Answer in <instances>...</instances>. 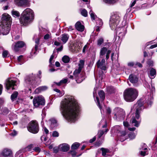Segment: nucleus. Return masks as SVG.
I'll return each mask as SVG.
<instances>
[{
  "label": "nucleus",
  "instance_id": "3",
  "mask_svg": "<svg viewBox=\"0 0 157 157\" xmlns=\"http://www.w3.org/2000/svg\"><path fill=\"white\" fill-rule=\"evenodd\" d=\"M143 105V101L140 99L137 101V103L135 105L134 107L136 109L135 116L132 117L130 122L133 125L137 127H139L140 123V114L142 109H144Z\"/></svg>",
  "mask_w": 157,
  "mask_h": 157
},
{
  "label": "nucleus",
  "instance_id": "19",
  "mask_svg": "<svg viewBox=\"0 0 157 157\" xmlns=\"http://www.w3.org/2000/svg\"><path fill=\"white\" fill-rule=\"evenodd\" d=\"M69 37V36L67 34H63L60 37H59L58 39L59 41V40L63 43H65L68 40Z\"/></svg>",
  "mask_w": 157,
  "mask_h": 157
},
{
  "label": "nucleus",
  "instance_id": "45",
  "mask_svg": "<svg viewBox=\"0 0 157 157\" xmlns=\"http://www.w3.org/2000/svg\"><path fill=\"white\" fill-rule=\"evenodd\" d=\"M104 41L103 39L101 38L99 39L97 41V44L98 45H100Z\"/></svg>",
  "mask_w": 157,
  "mask_h": 157
},
{
  "label": "nucleus",
  "instance_id": "63",
  "mask_svg": "<svg viewBox=\"0 0 157 157\" xmlns=\"http://www.w3.org/2000/svg\"><path fill=\"white\" fill-rule=\"evenodd\" d=\"M96 137H94L92 139H91L90 140V143H92L94 142L96 140Z\"/></svg>",
  "mask_w": 157,
  "mask_h": 157
},
{
  "label": "nucleus",
  "instance_id": "57",
  "mask_svg": "<svg viewBox=\"0 0 157 157\" xmlns=\"http://www.w3.org/2000/svg\"><path fill=\"white\" fill-rule=\"evenodd\" d=\"M50 35L49 34L45 35L44 36V39L45 40H47L49 38Z\"/></svg>",
  "mask_w": 157,
  "mask_h": 157
},
{
  "label": "nucleus",
  "instance_id": "10",
  "mask_svg": "<svg viewBox=\"0 0 157 157\" xmlns=\"http://www.w3.org/2000/svg\"><path fill=\"white\" fill-rule=\"evenodd\" d=\"M11 25L1 24L0 25V31L3 35L8 34L10 29Z\"/></svg>",
  "mask_w": 157,
  "mask_h": 157
},
{
  "label": "nucleus",
  "instance_id": "27",
  "mask_svg": "<svg viewBox=\"0 0 157 157\" xmlns=\"http://www.w3.org/2000/svg\"><path fill=\"white\" fill-rule=\"evenodd\" d=\"M11 13L12 15L15 17H19L20 15V13L18 11L15 10H12Z\"/></svg>",
  "mask_w": 157,
  "mask_h": 157
},
{
  "label": "nucleus",
  "instance_id": "29",
  "mask_svg": "<svg viewBox=\"0 0 157 157\" xmlns=\"http://www.w3.org/2000/svg\"><path fill=\"white\" fill-rule=\"evenodd\" d=\"M67 79L66 78L63 79L60 81L59 82H54V83L56 84L57 85L59 86L63 84H65L67 83Z\"/></svg>",
  "mask_w": 157,
  "mask_h": 157
},
{
  "label": "nucleus",
  "instance_id": "52",
  "mask_svg": "<svg viewBox=\"0 0 157 157\" xmlns=\"http://www.w3.org/2000/svg\"><path fill=\"white\" fill-rule=\"evenodd\" d=\"M33 147V145L30 144L27 147L26 149H27V150H28V151H31V149Z\"/></svg>",
  "mask_w": 157,
  "mask_h": 157
},
{
  "label": "nucleus",
  "instance_id": "38",
  "mask_svg": "<svg viewBox=\"0 0 157 157\" xmlns=\"http://www.w3.org/2000/svg\"><path fill=\"white\" fill-rule=\"evenodd\" d=\"M156 71L155 69L152 68L150 72V75L152 76H154L156 75Z\"/></svg>",
  "mask_w": 157,
  "mask_h": 157
},
{
  "label": "nucleus",
  "instance_id": "11",
  "mask_svg": "<svg viewBox=\"0 0 157 157\" xmlns=\"http://www.w3.org/2000/svg\"><path fill=\"white\" fill-rule=\"evenodd\" d=\"M12 19L10 15L7 13L3 14L2 17V22L1 24L11 25Z\"/></svg>",
  "mask_w": 157,
  "mask_h": 157
},
{
  "label": "nucleus",
  "instance_id": "20",
  "mask_svg": "<svg viewBox=\"0 0 157 157\" xmlns=\"http://www.w3.org/2000/svg\"><path fill=\"white\" fill-rule=\"evenodd\" d=\"M76 29L78 31L81 32L83 31L84 27L79 21L77 22L75 25Z\"/></svg>",
  "mask_w": 157,
  "mask_h": 157
},
{
  "label": "nucleus",
  "instance_id": "8",
  "mask_svg": "<svg viewBox=\"0 0 157 157\" xmlns=\"http://www.w3.org/2000/svg\"><path fill=\"white\" fill-rule=\"evenodd\" d=\"M124 95L128 97H132L136 98L138 95V92L135 89L132 88L126 89L124 92Z\"/></svg>",
  "mask_w": 157,
  "mask_h": 157
},
{
  "label": "nucleus",
  "instance_id": "18",
  "mask_svg": "<svg viewBox=\"0 0 157 157\" xmlns=\"http://www.w3.org/2000/svg\"><path fill=\"white\" fill-rule=\"evenodd\" d=\"M124 117V114L122 111H120L119 113L114 114V118L115 119H122Z\"/></svg>",
  "mask_w": 157,
  "mask_h": 157
},
{
  "label": "nucleus",
  "instance_id": "16",
  "mask_svg": "<svg viewBox=\"0 0 157 157\" xmlns=\"http://www.w3.org/2000/svg\"><path fill=\"white\" fill-rule=\"evenodd\" d=\"M97 65L98 67L102 70H105L106 67L105 66V61L104 59H102L101 61L100 60L97 62Z\"/></svg>",
  "mask_w": 157,
  "mask_h": 157
},
{
  "label": "nucleus",
  "instance_id": "47",
  "mask_svg": "<svg viewBox=\"0 0 157 157\" xmlns=\"http://www.w3.org/2000/svg\"><path fill=\"white\" fill-rule=\"evenodd\" d=\"M54 152L55 153H57L59 151H60V149L59 148V146L58 147H55L53 148Z\"/></svg>",
  "mask_w": 157,
  "mask_h": 157
},
{
  "label": "nucleus",
  "instance_id": "25",
  "mask_svg": "<svg viewBox=\"0 0 157 157\" xmlns=\"http://www.w3.org/2000/svg\"><path fill=\"white\" fill-rule=\"evenodd\" d=\"M50 121L51 122L50 126L52 128L56 127L57 126V121L55 119H51Z\"/></svg>",
  "mask_w": 157,
  "mask_h": 157
},
{
  "label": "nucleus",
  "instance_id": "21",
  "mask_svg": "<svg viewBox=\"0 0 157 157\" xmlns=\"http://www.w3.org/2000/svg\"><path fill=\"white\" fill-rule=\"evenodd\" d=\"M11 153V151L10 150L8 149H5L1 153V155L5 157V156H8Z\"/></svg>",
  "mask_w": 157,
  "mask_h": 157
},
{
  "label": "nucleus",
  "instance_id": "42",
  "mask_svg": "<svg viewBox=\"0 0 157 157\" xmlns=\"http://www.w3.org/2000/svg\"><path fill=\"white\" fill-rule=\"evenodd\" d=\"M129 137L131 140L134 139L136 137V135L133 132H131L128 135Z\"/></svg>",
  "mask_w": 157,
  "mask_h": 157
},
{
  "label": "nucleus",
  "instance_id": "13",
  "mask_svg": "<svg viewBox=\"0 0 157 157\" xmlns=\"http://www.w3.org/2000/svg\"><path fill=\"white\" fill-rule=\"evenodd\" d=\"M15 4L18 6L25 7L28 6L30 0H14Z\"/></svg>",
  "mask_w": 157,
  "mask_h": 157
},
{
  "label": "nucleus",
  "instance_id": "53",
  "mask_svg": "<svg viewBox=\"0 0 157 157\" xmlns=\"http://www.w3.org/2000/svg\"><path fill=\"white\" fill-rule=\"evenodd\" d=\"M41 92V90H40L39 87L38 88H36L35 90L34 91V93L35 94H38L40 93V92Z\"/></svg>",
  "mask_w": 157,
  "mask_h": 157
},
{
  "label": "nucleus",
  "instance_id": "44",
  "mask_svg": "<svg viewBox=\"0 0 157 157\" xmlns=\"http://www.w3.org/2000/svg\"><path fill=\"white\" fill-rule=\"evenodd\" d=\"M81 14L85 17L87 16V11L85 9L82 10L81 12Z\"/></svg>",
  "mask_w": 157,
  "mask_h": 157
},
{
  "label": "nucleus",
  "instance_id": "23",
  "mask_svg": "<svg viewBox=\"0 0 157 157\" xmlns=\"http://www.w3.org/2000/svg\"><path fill=\"white\" fill-rule=\"evenodd\" d=\"M129 81L132 83H135L138 81V78L135 76L131 74L129 75Z\"/></svg>",
  "mask_w": 157,
  "mask_h": 157
},
{
  "label": "nucleus",
  "instance_id": "56",
  "mask_svg": "<svg viewBox=\"0 0 157 157\" xmlns=\"http://www.w3.org/2000/svg\"><path fill=\"white\" fill-rule=\"evenodd\" d=\"M107 113L108 114H110L111 112V109L109 107L106 108Z\"/></svg>",
  "mask_w": 157,
  "mask_h": 157
},
{
  "label": "nucleus",
  "instance_id": "58",
  "mask_svg": "<svg viewBox=\"0 0 157 157\" xmlns=\"http://www.w3.org/2000/svg\"><path fill=\"white\" fill-rule=\"evenodd\" d=\"M123 124L124 126L125 127H128L129 125L128 123L126 121H124L123 122Z\"/></svg>",
  "mask_w": 157,
  "mask_h": 157
},
{
  "label": "nucleus",
  "instance_id": "62",
  "mask_svg": "<svg viewBox=\"0 0 157 157\" xmlns=\"http://www.w3.org/2000/svg\"><path fill=\"white\" fill-rule=\"evenodd\" d=\"M98 88L97 87H95L94 88V91L93 93L94 96V94L96 93L97 90H98Z\"/></svg>",
  "mask_w": 157,
  "mask_h": 157
},
{
  "label": "nucleus",
  "instance_id": "31",
  "mask_svg": "<svg viewBox=\"0 0 157 157\" xmlns=\"http://www.w3.org/2000/svg\"><path fill=\"white\" fill-rule=\"evenodd\" d=\"M54 57V55H52L49 59V63L50 64L49 65V67H53V66L54 65L53 64V63H54V61L53 60Z\"/></svg>",
  "mask_w": 157,
  "mask_h": 157
},
{
  "label": "nucleus",
  "instance_id": "48",
  "mask_svg": "<svg viewBox=\"0 0 157 157\" xmlns=\"http://www.w3.org/2000/svg\"><path fill=\"white\" fill-rule=\"evenodd\" d=\"M147 63L149 66H153V62L150 59L148 60Z\"/></svg>",
  "mask_w": 157,
  "mask_h": 157
},
{
  "label": "nucleus",
  "instance_id": "12",
  "mask_svg": "<svg viewBox=\"0 0 157 157\" xmlns=\"http://www.w3.org/2000/svg\"><path fill=\"white\" fill-rule=\"evenodd\" d=\"M25 45L24 42L21 41H18L15 43V44H13L12 45V49L15 52H18L19 49L23 47Z\"/></svg>",
  "mask_w": 157,
  "mask_h": 157
},
{
  "label": "nucleus",
  "instance_id": "30",
  "mask_svg": "<svg viewBox=\"0 0 157 157\" xmlns=\"http://www.w3.org/2000/svg\"><path fill=\"white\" fill-rule=\"evenodd\" d=\"M106 3L112 4L115 3L118 0H102Z\"/></svg>",
  "mask_w": 157,
  "mask_h": 157
},
{
  "label": "nucleus",
  "instance_id": "26",
  "mask_svg": "<svg viewBox=\"0 0 157 157\" xmlns=\"http://www.w3.org/2000/svg\"><path fill=\"white\" fill-rule=\"evenodd\" d=\"M103 100L104 99H96V100H95V101L97 102L98 105L100 109L101 108V105L103 103Z\"/></svg>",
  "mask_w": 157,
  "mask_h": 157
},
{
  "label": "nucleus",
  "instance_id": "22",
  "mask_svg": "<svg viewBox=\"0 0 157 157\" xmlns=\"http://www.w3.org/2000/svg\"><path fill=\"white\" fill-rule=\"evenodd\" d=\"M33 39L34 40L36 43L35 46V51H37L38 50V45L39 44L40 38L37 37V35H35L34 36Z\"/></svg>",
  "mask_w": 157,
  "mask_h": 157
},
{
  "label": "nucleus",
  "instance_id": "32",
  "mask_svg": "<svg viewBox=\"0 0 157 157\" xmlns=\"http://www.w3.org/2000/svg\"><path fill=\"white\" fill-rule=\"evenodd\" d=\"M79 146V144L78 143H75L73 144L71 147V149L75 150L77 149Z\"/></svg>",
  "mask_w": 157,
  "mask_h": 157
},
{
  "label": "nucleus",
  "instance_id": "17",
  "mask_svg": "<svg viewBox=\"0 0 157 157\" xmlns=\"http://www.w3.org/2000/svg\"><path fill=\"white\" fill-rule=\"evenodd\" d=\"M60 151L63 152L67 151L70 148V146L67 144L64 143L59 145Z\"/></svg>",
  "mask_w": 157,
  "mask_h": 157
},
{
  "label": "nucleus",
  "instance_id": "39",
  "mask_svg": "<svg viewBox=\"0 0 157 157\" xmlns=\"http://www.w3.org/2000/svg\"><path fill=\"white\" fill-rule=\"evenodd\" d=\"M9 52L8 51L6 50H3L2 53V56L3 58H5L9 56Z\"/></svg>",
  "mask_w": 157,
  "mask_h": 157
},
{
  "label": "nucleus",
  "instance_id": "28",
  "mask_svg": "<svg viewBox=\"0 0 157 157\" xmlns=\"http://www.w3.org/2000/svg\"><path fill=\"white\" fill-rule=\"evenodd\" d=\"M113 129H114V132L116 133H118V135L121 134V132L123 131H121V128L119 126H116L113 127Z\"/></svg>",
  "mask_w": 157,
  "mask_h": 157
},
{
  "label": "nucleus",
  "instance_id": "43",
  "mask_svg": "<svg viewBox=\"0 0 157 157\" xmlns=\"http://www.w3.org/2000/svg\"><path fill=\"white\" fill-rule=\"evenodd\" d=\"M18 95V93L17 91L14 92L11 95V98H16Z\"/></svg>",
  "mask_w": 157,
  "mask_h": 157
},
{
  "label": "nucleus",
  "instance_id": "15",
  "mask_svg": "<svg viewBox=\"0 0 157 157\" xmlns=\"http://www.w3.org/2000/svg\"><path fill=\"white\" fill-rule=\"evenodd\" d=\"M33 102L34 106L37 107L44 105L45 101L44 99H34Z\"/></svg>",
  "mask_w": 157,
  "mask_h": 157
},
{
  "label": "nucleus",
  "instance_id": "50",
  "mask_svg": "<svg viewBox=\"0 0 157 157\" xmlns=\"http://www.w3.org/2000/svg\"><path fill=\"white\" fill-rule=\"evenodd\" d=\"M52 136L53 137H58L59 136V133L56 131H54L52 134Z\"/></svg>",
  "mask_w": 157,
  "mask_h": 157
},
{
  "label": "nucleus",
  "instance_id": "4",
  "mask_svg": "<svg viewBox=\"0 0 157 157\" xmlns=\"http://www.w3.org/2000/svg\"><path fill=\"white\" fill-rule=\"evenodd\" d=\"M34 16L33 11L30 8H26L21 15L19 19L20 22L23 25L26 26L32 22Z\"/></svg>",
  "mask_w": 157,
  "mask_h": 157
},
{
  "label": "nucleus",
  "instance_id": "14",
  "mask_svg": "<svg viewBox=\"0 0 157 157\" xmlns=\"http://www.w3.org/2000/svg\"><path fill=\"white\" fill-rule=\"evenodd\" d=\"M111 53V51L110 50H108L106 47H103L101 49L100 52V56L102 57V56L106 54V59H108L109 58V55Z\"/></svg>",
  "mask_w": 157,
  "mask_h": 157
},
{
  "label": "nucleus",
  "instance_id": "1",
  "mask_svg": "<svg viewBox=\"0 0 157 157\" xmlns=\"http://www.w3.org/2000/svg\"><path fill=\"white\" fill-rule=\"evenodd\" d=\"M79 106L75 99H63L60 103L62 115L68 121L74 122L78 118Z\"/></svg>",
  "mask_w": 157,
  "mask_h": 157
},
{
  "label": "nucleus",
  "instance_id": "24",
  "mask_svg": "<svg viewBox=\"0 0 157 157\" xmlns=\"http://www.w3.org/2000/svg\"><path fill=\"white\" fill-rule=\"evenodd\" d=\"M126 135V132L124 131H123L121 132V134L119 135L120 136L119 139L121 142L123 141L126 139V138L125 136Z\"/></svg>",
  "mask_w": 157,
  "mask_h": 157
},
{
  "label": "nucleus",
  "instance_id": "7",
  "mask_svg": "<svg viewBox=\"0 0 157 157\" xmlns=\"http://www.w3.org/2000/svg\"><path fill=\"white\" fill-rule=\"evenodd\" d=\"M27 128L30 132L34 134L37 133L39 130L37 122L35 121H31L29 123Z\"/></svg>",
  "mask_w": 157,
  "mask_h": 157
},
{
  "label": "nucleus",
  "instance_id": "49",
  "mask_svg": "<svg viewBox=\"0 0 157 157\" xmlns=\"http://www.w3.org/2000/svg\"><path fill=\"white\" fill-rule=\"evenodd\" d=\"M17 134V132L16 131L14 130L10 134V135L13 136H14L16 135Z\"/></svg>",
  "mask_w": 157,
  "mask_h": 157
},
{
  "label": "nucleus",
  "instance_id": "9",
  "mask_svg": "<svg viewBox=\"0 0 157 157\" xmlns=\"http://www.w3.org/2000/svg\"><path fill=\"white\" fill-rule=\"evenodd\" d=\"M16 81L12 80L10 78L7 79L5 82L6 87L7 90L12 88V90L15 89L14 86H16Z\"/></svg>",
  "mask_w": 157,
  "mask_h": 157
},
{
  "label": "nucleus",
  "instance_id": "61",
  "mask_svg": "<svg viewBox=\"0 0 157 157\" xmlns=\"http://www.w3.org/2000/svg\"><path fill=\"white\" fill-rule=\"evenodd\" d=\"M128 65L129 66L132 67L134 65V63L133 62H130L128 63Z\"/></svg>",
  "mask_w": 157,
  "mask_h": 157
},
{
  "label": "nucleus",
  "instance_id": "37",
  "mask_svg": "<svg viewBox=\"0 0 157 157\" xmlns=\"http://www.w3.org/2000/svg\"><path fill=\"white\" fill-rule=\"evenodd\" d=\"M101 149L102 151V155L104 156L107 153H109V150L107 149L102 148Z\"/></svg>",
  "mask_w": 157,
  "mask_h": 157
},
{
  "label": "nucleus",
  "instance_id": "55",
  "mask_svg": "<svg viewBox=\"0 0 157 157\" xmlns=\"http://www.w3.org/2000/svg\"><path fill=\"white\" fill-rule=\"evenodd\" d=\"M125 100L128 102H130L133 101L134 100V99H124Z\"/></svg>",
  "mask_w": 157,
  "mask_h": 157
},
{
  "label": "nucleus",
  "instance_id": "2",
  "mask_svg": "<svg viewBox=\"0 0 157 157\" xmlns=\"http://www.w3.org/2000/svg\"><path fill=\"white\" fill-rule=\"evenodd\" d=\"M120 21V17L117 14H113L110 18L109 25L112 30H116L117 34L120 38L124 36L126 32V29L123 27H118V25Z\"/></svg>",
  "mask_w": 157,
  "mask_h": 157
},
{
  "label": "nucleus",
  "instance_id": "46",
  "mask_svg": "<svg viewBox=\"0 0 157 157\" xmlns=\"http://www.w3.org/2000/svg\"><path fill=\"white\" fill-rule=\"evenodd\" d=\"M39 88L41 92L46 90L48 88V87L46 86H40Z\"/></svg>",
  "mask_w": 157,
  "mask_h": 157
},
{
  "label": "nucleus",
  "instance_id": "59",
  "mask_svg": "<svg viewBox=\"0 0 157 157\" xmlns=\"http://www.w3.org/2000/svg\"><path fill=\"white\" fill-rule=\"evenodd\" d=\"M140 154L141 155L143 156H145L146 154V151H143L142 150L141 151Z\"/></svg>",
  "mask_w": 157,
  "mask_h": 157
},
{
  "label": "nucleus",
  "instance_id": "35",
  "mask_svg": "<svg viewBox=\"0 0 157 157\" xmlns=\"http://www.w3.org/2000/svg\"><path fill=\"white\" fill-rule=\"evenodd\" d=\"M62 61L65 63H68L70 61L69 57L67 56H64L62 58Z\"/></svg>",
  "mask_w": 157,
  "mask_h": 157
},
{
  "label": "nucleus",
  "instance_id": "54",
  "mask_svg": "<svg viewBox=\"0 0 157 157\" xmlns=\"http://www.w3.org/2000/svg\"><path fill=\"white\" fill-rule=\"evenodd\" d=\"M34 150L36 152H39L40 151V149L38 147H36L34 148Z\"/></svg>",
  "mask_w": 157,
  "mask_h": 157
},
{
  "label": "nucleus",
  "instance_id": "34",
  "mask_svg": "<svg viewBox=\"0 0 157 157\" xmlns=\"http://www.w3.org/2000/svg\"><path fill=\"white\" fill-rule=\"evenodd\" d=\"M107 91L109 93H113L114 92V88L113 86H108L107 87Z\"/></svg>",
  "mask_w": 157,
  "mask_h": 157
},
{
  "label": "nucleus",
  "instance_id": "60",
  "mask_svg": "<svg viewBox=\"0 0 157 157\" xmlns=\"http://www.w3.org/2000/svg\"><path fill=\"white\" fill-rule=\"evenodd\" d=\"M63 48V46L62 45L59 48L57 49V52H60L61 51Z\"/></svg>",
  "mask_w": 157,
  "mask_h": 157
},
{
  "label": "nucleus",
  "instance_id": "51",
  "mask_svg": "<svg viewBox=\"0 0 157 157\" xmlns=\"http://www.w3.org/2000/svg\"><path fill=\"white\" fill-rule=\"evenodd\" d=\"M104 132L103 131H99L98 132V136L99 138H100L104 134Z\"/></svg>",
  "mask_w": 157,
  "mask_h": 157
},
{
  "label": "nucleus",
  "instance_id": "64",
  "mask_svg": "<svg viewBox=\"0 0 157 157\" xmlns=\"http://www.w3.org/2000/svg\"><path fill=\"white\" fill-rule=\"evenodd\" d=\"M156 47H157V44L151 45L150 47V49H153V48H156Z\"/></svg>",
  "mask_w": 157,
  "mask_h": 157
},
{
  "label": "nucleus",
  "instance_id": "5",
  "mask_svg": "<svg viewBox=\"0 0 157 157\" xmlns=\"http://www.w3.org/2000/svg\"><path fill=\"white\" fill-rule=\"evenodd\" d=\"M85 63L84 60H81L79 61L78 64V69H75L73 74L75 77L76 81L78 83H80L82 82L85 78L83 75H79L82 69L83 68Z\"/></svg>",
  "mask_w": 157,
  "mask_h": 157
},
{
  "label": "nucleus",
  "instance_id": "40",
  "mask_svg": "<svg viewBox=\"0 0 157 157\" xmlns=\"http://www.w3.org/2000/svg\"><path fill=\"white\" fill-rule=\"evenodd\" d=\"M96 21L97 25H98L99 26H101L102 25L103 22L101 19L98 18Z\"/></svg>",
  "mask_w": 157,
  "mask_h": 157
},
{
  "label": "nucleus",
  "instance_id": "33",
  "mask_svg": "<svg viewBox=\"0 0 157 157\" xmlns=\"http://www.w3.org/2000/svg\"><path fill=\"white\" fill-rule=\"evenodd\" d=\"M69 157H78V156H76V152L75 151H71L68 153Z\"/></svg>",
  "mask_w": 157,
  "mask_h": 157
},
{
  "label": "nucleus",
  "instance_id": "41",
  "mask_svg": "<svg viewBox=\"0 0 157 157\" xmlns=\"http://www.w3.org/2000/svg\"><path fill=\"white\" fill-rule=\"evenodd\" d=\"M100 98H105V94L104 92L102 90H100L98 92Z\"/></svg>",
  "mask_w": 157,
  "mask_h": 157
},
{
  "label": "nucleus",
  "instance_id": "36",
  "mask_svg": "<svg viewBox=\"0 0 157 157\" xmlns=\"http://www.w3.org/2000/svg\"><path fill=\"white\" fill-rule=\"evenodd\" d=\"M89 13L90 15L91 19L92 20H94L97 17L95 15V13L91 10L89 12Z\"/></svg>",
  "mask_w": 157,
  "mask_h": 157
},
{
  "label": "nucleus",
  "instance_id": "6",
  "mask_svg": "<svg viewBox=\"0 0 157 157\" xmlns=\"http://www.w3.org/2000/svg\"><path fill=\"white\" fill-rule=\"evenodd\" d=\"M34 76L33 75L27 76L25 78V85L29 87V90L31 91L32 88H34L37 86L34 79Z\"/></svg>",
  "mask_w": 157,
  "mask_h": 157
}]
</instances>
